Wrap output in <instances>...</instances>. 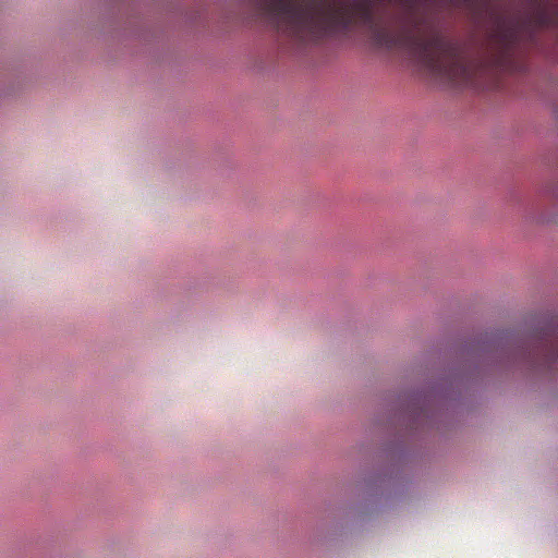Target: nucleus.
Returning <instances> with one entry per match:
<instances>
[{"instance_id": "4", "label": "nucleus", "mask_w": 558, "mask_h": 558, "mask_svg": "<svg viewBox=\"0 0 558 558\" xmlns=\"http://www.w3.org/2000/svg\"><path fill=\"white\" fill-rule=\"evenodd\" d=\"M497 51L493 56L489 64L501 72H512L515 70V48L518 41L517 32L512 28L500 27L495 35Z\"/></svg>"}, {"instance_id": "3", "label": "nucleus", "mask_w": 558, "mask_h": 558, "mask_svg": "<svg viewBox=\"0 0 558 558\" xmlns=\"http://www.w3.org/2000/svg\"><path fill=\"white\" fill-rule=\"evenodd\" d=\"M531 364L545 369H558V317L550 318L537 335L530 353Z\"/></svg>"}, {"instance_id": "2", "label": "nucleus", "mask_w": 558, "mask_h": 558, "mask_svg": "<svg viewBox=\"0 0 558 558\" xmlns=\"http://www.w3.org/2000/svg\"><path fill=\"white\" fill-rule=\"evenodd\" d=\"M277 31L300 43L315 40L355 21L371 23L373 0H245Z\"/></svg>"}, {"instance_id": "5", "label": "nucleus", "mask_w": 558, "mask_h": 558, "mask_svg": "<svg viewBox=\"0 0 558 558\" xmlns=\"http://www.w3.org/2000/svg\"><path fill=\"white\" fill-rule=\"evenodd\" d=\"M532 20L541 27L555 25L558 23V8L555 4L541 0L537 3Z\"/></svg>"}, {"instance_id": "1", "label": "nucleus", "mask_w": 558, "mask_h": 558, "mask_svg": "<svg viewBox=\"0 0 558 558\" xmlns=\"http://www.w3.org/2000/svg\"><path fill=\"white\" fill-rule=\"evenodd\" d=\"M398 29L383 26L372 28L374 46L385 50L408 52L416 63L435 78L452 86H477V74L486 63L469 62L457 43L445 37L412 1L398 19Z\"/></svg>"}]
</instances>
